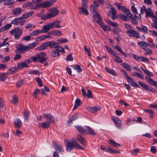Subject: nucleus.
I'll return each mask as SVG.
<instances>
[{
	"mask_svg": "<svg viewBox=\"0 0 157 157\" xmlns=\"http://www.w3.org/2000/svg\"><path fill=\"white\" fill-rule=\"evenodd\" d=\"M124 25L127 30L126 33L128 36L132 37H135L136 39L140 38V33L134 30L130 25L126 23H124Z\"/></svg>",
	"mask_w": 157,
	"mask_h": 157,
	"instance_id": "obj_1",
	"label": "nucleus"
},
{
	"mask_svg": "<svg viewBox=\"0 0 157 157\" xmlns=\"http://www.w3.org/2000/svg\"><path fill=\"white\" fill-rule=\"evenodd\" d=\"M37 43L36 42H33L25 46L21 44L18 45L17 50L21 53H23L27 51L32 49L35 47Z\"/></svg>",
	"mask_w": 157,
	"mask_h": 157,
	"instance_id": "obj_2",
	"label": "nucleus"
},
{
	"mask_svg": "<svg viewBox=\"0 0 157 157\" xmlns=\"http://www.w3.org/2000/svg\"><path fill=\"white\" fill-rule=\"evenodd\" d=\"M74 140V138L72 139L71 142L67 143L66 146L67 151H70L74 147L76 149L83 150L84 147Z\"/></svg>",
	"mask_w": 157,
	"mask_h": 157,
	"instance_id": "obj_3",
	"label": "nucleus"
},
{
	"mask_svg": "<svg viewBox=\"0 0 157 157\" xmlns=\"http://www.w3.org/2000/svg\"><path fill=\"white\" fill-rule=\"evenodd\" d=\"M140 13L143 14L144 11L145 12V17L146 18L150 17L155 19L156 21H157V17H155L154 15V13L152 10L150 8H147L146 7L143 6L141 7L140 10Z\"/></svg>",
	"mask_w": 157,
	"mask_h": 157,
	"instance_id": "obj_4",
	"label": "nucleus"
},
{
	"mask_svg": "<svg viewBox=\"0 0 157 157\" xmlns=\"http://www.w3.org/2000/svg\"><path fill=\"white\" fill-rule=\"evenodd\" d=\"M50 12L47 14H44L42 17L41 19L43 20H46L53 17L57 15L59 11L55 8H52L50 9Z\"/></svg>",
	"mask_w": 157,
	"mask_h": 157,
	"instance_id": "obj_5",
	"label": "nucleus"
},
{
	"mask_svg": "<svg viewBox=\"0 0 157 157\" xmlns=\"http://www.w3.org/2000/svg\"><path fill=\"white\" fill-rule=\"evenodd\" d=\"M22 29H21L19 27H15L12 30L10 31V33L13 36H14L15 40L20 38L21 35L22 34Z\"/></svg>",
	"mask_w": 157,
	"mask_h": 157,
	"instance_id": "obj_6",
	"label": "nucleus"
},
{
	"mask_svg": "<svg viewBox=\"0 0 157 157\" xmlns=\"http://www.w3.org/2000/svg\"><path fill=\"white\" fill-rule=\"evenodd\" d=\"M114 4L119 10L124 12L125 14H127V16L128 17H131L132 16V15L130 11L127 9L125 6H121L118 3H115Z\"/></svg>",
	"mask_w": 157,
	"mask_h": 157,
	"instance_id": "obj_7",
	"label": "nucleus"
},
{
	"mask_svg": "<svg viewBox=\"0 0 157 157\" xmlns=\"http://www.w3.org/2000/svg\"><path fill=\"white\" fill-rule=\"evenodd\" d=\"M46 54L45 53L42 52L38 53L36 55L37 58V61L41 63L45 61L48 59L47 57H44Z\"/></svg>",
	"mask_w": 157,
	"mask_h": 157,
	"instance_id": "obj_8",
	"label": "nucleus"
},
{
	"mask_svg": "<svg viewBox=\"0 0 157 157\" xmlns=\"http://www.w3.org/2000/svg\"><path fill=\"white\" fill-rule=\"evenodd\" d=\"M56 2V0H52L49 1L43 2L40 3L41 8H44L50 7L51 5Z\"/></svg>",
	"mask_w": 157,
	"mask_h": 157,
	"instance_id": "obj_9",
	"label": "nucleus"
},
{
	"mask_svg": "<svg viewBox=\"0 0 157 157\" xmlns=\"http://www.w3.org/2000/svg\"><path fill=\"white\" fill-rule=\"evenodd\" d=\"M43 115L46 119L48 121H47L50 123L54 124L55 123V118L50 113L48 114L44 113Z\"/></svg>",
	"mask_w": 157,
	"mask_h": 157,
	"instance_id": "obj_10",
	"label": "nucleus"
},
{
	"mask_svg": "<svg viewBox=\"0 0 157 157\" xmlns=\"http://www.w3.org/2000/svg\"><path fill=\"white\" fill-rule=\"evenodd\" d=\"M93 14V17L94 20L98 23L99 24L102 22V18L100 17L98 12L94 13Z\"/></svg>",
	"mask_w": 157,
	"mask_h": 157,
	"instance_id": "obj_11",
	"label": "nucleus"
},
{
	"mask_svg": "<svg viewBox=\"0 0 157 157\" xmlns=\"http://www.w3.org/2000/svg\"><path fill=\"white\" fill-rule=\"evenodd\" d=\"M60 22H61L60 21L56 20L52 23H49L51 29L55 28L59 29L61 28V26L60 24Z\"/></svg>",
	"mask_w": 157,
	"mask_h": 157,
	"instance_id": "obj_12",
	"label": "nucleus"
},
{
	"mask_svg": "<svg viewBox=\"0 0 157 157\" xmlns=\"http://www.w3.org/2000/svg\"><path fill=\"white\" fill-rule=\"evenodd\" d=\"M112 120L115 124L116 126L118 128H119L121 127V121L119 119V118L114 116L111 117Z\"/></svg>",
	"mask_w": 157,
	"mask_h": 157,
	"instance_id": "obj_13",
	"label": "nucleus"
},
{
	"mask_svg": "<svg viewBox=\"0 0 157 157\" xmlns=\"http://www.w3.org/2000/svg\"><path fill=\"white\" fill-rule=\"evenodd\" d=\"M87 7H79L78 8L79 13L81 14L87 15L88 12L87 10Z\"/></svg>",
	"mask_w": 157,
	"mask_h": 157,
	"instance_id": "obj_14",
	"label": "nucleus"
},
{
	"mask_svg": "<svg viewBox=\"0 0 157 157\" xmlns=\"http://www.w3.org/2000/svg\"><path fill=\"white\" fill-rule=\"evenodd\" d=\"M145 78L148 83L151 85L155 86L157 88V82L155 81L149 76H146Z\"/></svg>",
	"mask_w": 157,
	"mask_h": 157,
	"instance_id": "obj_15",
	"label": "nucleus"
},
{
	"mask_svg": "<svg viewBox=\"0 0 157 157\" xmlns=\"http://www.w3.org/2000/svg\"><path fill=\"white\" fill-rule=\"evenodd\" d=\"M137 44L139 47L144 50L147 48L148 46L147 43L144 41L138 42Z\"/></svg>",
	"mask_w": 157,
	"mask_h": 157,
	"instance_id": "obj_16",
	"label": "nucleus"
},
{
	"mask_svg": "<svg viewBox=\"0 0 157 157\" xmlns=\"http://www.w3.org/2000/svg\"><path fill=\"white\" fill-rule=\"evenodd\" d=\"M48 46L50 48H56L59 45L58 43L53 41H48Z\"/></svg>",
	"mask_w": 157,
	"mask_h": 157,
	"instance_id": "obj_17",
	"label": "nucleus"
},
{
	"mask_svg": "<svg viewBox=\"0 0 157 157\" xmlns=\"http://www.w3.org/2000/svg\"><path fill=\"white\" fill-rule=\"evenodd\" d=\"M50 123L48 121H45L43 122L39 123L38 124L39 128H46L50 127Z\"/></svg>",
	"mask_w": 157,
	"mask_h": 157,
	"instance_id": "obj_18",
	"label": "nucleus"
},
{
	"mask_svg": "<svg viewBox=\"0 0 157 157\" xmlns=\"http://www.w3.org/2000/svg\"><path fill=\"white\" fill-rule=\"evenodd\" d=\"M85 127L86 132V133H88L91 136H95L96 135V133L94 131V130L90 127L86 126Z\"/></svg>",
	"mask_w": 157,
	"mask_h": 157,
	"instance_id": "obj_19",
	"label": "nucleus"
},
{
	"mask_svg": "<svg viewBox=\"0 0 157 157\" xmlns=\"http://www.w3.org/2000/svg\"><path fill=\"white\" fill-rule=\"evenodd\" d=\"M127 80L128 83L133 86L140 87L134 81L133 79L131 77L128 76L127 78Z\"/></svg>",
	"mask_w": 157,
	"mask_h": 157,
	"instance_id": "obj_20",
	"label": "nucleus"
},
{
	"mask_svg": "<svg viewBox=\"0 0 157 157\" xmlns=\"http://www.w3.org/2000/svg\"><path fill=\"white\" fill-rule=\"evenodd\" d=\"M48 47V42H44L39 47L36 48V49L38 51H42L46 49V47Z\"/></svg>",
	"mask_w": 157,
	"mask_h": 157,
	"instance_id": "obj_21",
	"label": "nucleus"
},
{
	"mask_svg": "<svg viewBox=\"0 0 157 157\" xmlns=\"http://www.w3.org/2000/svg\"><path fill=\"white\" fill-rule=\"evenodd\" d=\"M51 29V28L49 23L45 25L42 27V29L41 30V33H46Z\"/></svg>",
	"mask_w": 157,
	"mask_h": 157,
	"instance_id": "obj_22",
	"label": "nucleus"
},
{
	"mask_svg": "<svg viewBox=\"0 0 157 157\" xmlns=\"http://www.w3.org/2000/svg\"><path fill=\"white\" fill-rule=\"evenodd\" d=\"M141 27L136 26V28L140 32H143L145 34L148 33L147 28L146 26L141 25Z\"/></svg>",
	"mask_w": 157,
	"mask_h": 157,
	"instance_id": "obj_23",
	"label": "nucleus"
},
{
	"mask_svg": "<svg viewBox=\"0 0 157 157\" xmlns=\"http://www.w3.org/2000/svg\"><path fill=\"white\" fill-rule=\"evenodd\" d=\"M86 109L90 112L95 113L99 110L100 108H98L96 107H88L86 108Z\"/></svg>",
	"mask_w": 157,
	"mask_h": 157,
	"instance_id": "obj_24",
	"label": "nucleus"
},
{
	"mask_svg": "<svg viewBox=\"0 0 157 157\" xmlns=\"http://www.w3.org/2000/svg\"><path fill=\"white\" fill-rule=\"evenodd\" d=\"M49 34L52 36L55 35L56 36H59L62 35V34L60 31L59 30H52L49 33Z\"/></svg>",
	"mask_w": 157,
	"mask_h": 157,
	"instance_id": "obj_25",
	"label": "nucleus"
},
{
	"mask_svg": "<svg viewBox=\"0 0 157 157\" xmlns=\"http://www.w3.org/2000/svg\"><path fill=\"white\" fill-rule=\"evenodd\" d=\"M21 10L19 8L14 9L12 10L13 14L15 16L19 15L21 13Z\"/></svg>",
	"mask_w": 157,
	"mask_h": 157,
	"instance_id": "obj_26",
	"label": "nucleus"
},
{
	"mask_svg": "<svg viewBox=\"0 0 157 157\" xmlns=\"http://www.w3.org/2000/svg\"><path fill=\"white\" fill-rule=\"evenodd\" d=\"M15 126L17 128H20L22 126V122L19 119H16L14 121Z\"/></svg>",
	"mask_w": 157,
	"mask_h": 157,
	"instance_id": "obj_27",
	"label": "nucleus"
},
{
	"mask_svg": "<svg viewBox=\"0 0 157 157\" xmlns=\"http://www.w3.org/2000/svg\"><path fill=\"white\" fill-rule=\"evenodd\" d=\"M99 25L105 31H110L111 29V27L109 25H104V24L102 23V22Z\"/></svg>",
	"mask_w": 157,
	"mask_h": 157,
	"instance_id": "obj_28",
	"label": "nucleus"
},
{
	"mask_svg": "<svg viewBox=\"0 0 157 157\" xmlns=\"http://www.w3.org/2000/svg\"><path fill=\"white\" fill-rule=\"evenodd\" d=\"M77 137L78 142L82 145L85 146L86 144V141L82 137L79 135Z\"/></svg>",
	"mask_w": 157,
	"mask_h": 157,
	"instance_id": "obj_29",
	"label": "nucleus"
},
{
	"mask_svg": "<svg viewBox=\"0 0 157 157\" xmlns=\"http://www.w3.org/2000/svg\"><path fill=\"white\" fill-rule=\"evenodd\" d=\"M55 148L56 150L58 151L60 154H62L64 152V149L61 145H56Z\"/></svg>",
	"mask_w": 157,
	"mask_h": 157,
	"instance_id": "obj_30",
	"label": "nucleus"
},
{
	"mask_svg": "<svg viewBox=\"0 0 157 157\" xmlns=\"http://www.w3.org/2000/svg\"><path fill=\"white\" fill-rule=\"evenodd\" d=\"M11 26L12 25L11 24H6V25L2 27L0 29V32H2L4 31L8 30Z\"/></svg>",
	"mask_w": 157,
	"mask_h": 157,
	"instance_id": "obj_31",
	"label": "nucleus"
},
{
	"mask_svg": "<svg viewBox=\"0 0 157 157\" xmlns=\"http://www.w3.org/2000/svg\"><path fill=\"white\" fill-rule=\"evenodd\" d=\"M28 67L29 65H27L25 62H22L19 63L17 66V68L18 69H21L24 67L27 68Z\"/></svg>",
	"mask_w": 157,
	"mask_h": 157,
	"instance_id": "obj_32",
	"label": "nucleus"
},
{
	"mask_svg": "<svg viewBox=\"0 0 157 157\" xmlns=\"http://www.w3.org/2000/svg\"><path fill=\"white\" fill-rule=\"evenodd\" d=\"M110 12L112 14L111 16L113 19L115 20L117 17L116 10L113 7H112L110 9Z\"/></svg>",
	"mask_w": 157,
	"mask_h": 157,
	"instance_id": "obj_33",
	"label": "nucleus"
},
{
	"mask_svg": "<svg viewBox=\"0 0 157 157\" xmlns=\"http://www.w3.org/2000/svg\"><path fill=\"white\" fill-rule=\"evenodd\" d=\"M33 11L29 12L27 13L24 14L21 17L22 19H25L31 16L33 13Z\"/></svg>",
	"mask_w": 157,
	"mask_h": 157,
	"instance_id": "obj_34",
	"label": "nucleus"
},
{
	"mask_svg": "<svg viewBox=\"0 0 157 157\" xmlns=\"http://www.w3.org/2000/svg\"><path fill=\"white\" fill-rule=\"evenodd\" d=\"M132 15L131 17H128L129 18L131 19V22L133 24L135 25H136L138 24V22L136 20V18L137 17L135 15H134V17H133V15L131 14Z\"/></svg>",
	"mask_w": 157,
	"mask_h": 157,
	"instance_id": "obj_35",
	"label": "nucleus"
},
{
	"mask_svg": "<svg viewBox=\"0 0 157 157\" xmlns=\"http://www.w3.org/2000/svg\"><path fill=\"white\" fill-rule=\"evenodd\" d=\"M76 130L82 134H84L86 132V130L81 126H78L75 127Z\"/></svg>",
	"mask_w": 157,
	"mask_h": 157,
	"instance_id": "obj_36",
	"label": "nucleus"
},
{
	"mask_svg": "<svg viewBox=\"0 0 157 157\" xmlns=\"http://www.w3.org/2000/svg\"><path fill=\"white\" fill-rule=\"evenodd\" d=\"M106 151L108 152H109L111 153H120V151H118L117 150H115L113 149L112 148L109 147H108L106 149Z\"/></svg>",
	"mask_w": 157,
	"mask_h": 157,
	"instance_id": "obj_37",
	"label": "nucleus"
},
{
	"mask_svg": "<svg viewBox=\"0 0 157 157\" xmlns=\"http://www.w3.org/2000/svg\"><path fill=\"white\" fill-rule=\"evenodd\" d=\"M8 74L6 73H3L0 74V81H4L7 78Z\"/></svg>",
	"mask_w": 157,
	"mask_h": 157,
	"instance_id": "obj_38",
	"label": "nucleus"
},
{
	"mask_svg": "<svg viewBox=\"0 0 157 157\" xmlns=\"http://www.w3.org/2000/svg\"><path fill=\"white\" fill-rule=\"evenodd\" d=\"M109 141L110 145L112 146L117 147H119L121 146V144H120L117 143L112 140H109Z\"/></svg>",
	"mask_w": 157,
	"mask_h": 157,
	"instance_id": "obj_39",
	"label": "nucleus"
},
{
	"mask_svg": "<svg viewBox=\"0 0 157 157\" xmlns=\"http://www.w3.org/2000/svg\"><path fill=\"white\" fill-rule=\"evenodd\" d=\"M59 55V53L56 49L52 50L51 52V55L54 57H56Z\"/></svg>",
	"mask_w": 157,
	"mask_h": 157,
	"instance_id": "obj_40",
	"label": "nucleus"
},
{
	"mask_svg": "<svg viewBox=\"0 0 157 157\" xmlns=\"http://www.w3.org/2000/svg\"><path fill=\"white\" fill-rule=\"evenodd\" d=\"M114 48L115 49H116L118 51L120 52L121 54L124 56L125 57H127V55L122 51L121 48L119 46V45H117L115 46Z\"/></svg>",
	"mask_w": 157,
	"mask_h": 157,
	"instance_id": "obj_41",
	"label": "nucleus"
},
{
	"mask_svg": "<svg viewBox=\"0 0 157 157\" xmlns=\"http://www.w3.org/2000/svg\"><path fill=\"white\" fill-rule=\"evenodd\" d=\"M22 19H23L22 18H21V17L19 18H15L12 21L11 23L13 25H17L19 24V21Z\"/></svg>",
	"mask_w": 157,
	"mask_h": 157,
	"instance_id": "obj_42",
	"label": "nucleus"
},
{
	"mask_svg": "<svg viewBox=\"0 0 157 157\" xmlns=\"http://www.w3.org/2000/svg\"><path fill=\"white\" fill-rule=\"evenodd\" d=\"M18 101V98L16 94H14L12 98V100L11 101L13 104L17 105Z\"/></svg>",
	"mask_w": 157,
	"mask_h": 157,
	"instance_id": "obj_43",
	"label": "nucleus"
},
{
	"mask_svg": "<svg viewBox=\"0 0 157 157\" xmlns=\"http://www.w3.org/2000/svg\"><path fill=\"white\" fill-rule=\"evenodd\" d=\"M126 15H125L122 14H120L118 15L119 18L121 20L124 21H128V17L127 16V14H126Z\"/></svg>",
	"mask_w": 157,
	"mask_h": 157,
	"instance_id": "obj_44",
	"label": "nucleus"
},
{
	"mask_svg": "<svg viewBox=\"0 0 157 157\" xmlns=\"http://www.w3.org/2000/svg\"><path fill=\"white\" fill-rule=\"evenodd\" d=\"M78 117V116L77 115H74L72 116L70 120H69L67 124L70 125V124L72 123V121L76 120Z\"/></svg>",
	"mask_w": 157,
	"mask_h": 157,
	"instance_id": "obj_45",
	"label": "nucleus"
},
{
	"mask_svg": "<svg viewBox=\"0 0 157 157\" xmlns=\"http://www.w3.org/2000/svg\"><path fill=\"white\" fill-rule=\"evenodd\" d=\"M105 69L106 71L109 73L114 76H116L117 74L114 70L112 69H109L107 67H105Z\"/></svg>",
	"mask_w": 157,
	"mask_h": 157,
	"instance_id": "obj_46",
	"label": "nucleus"
},
{
	"mask_svg": "<svg viewBox=\"0 0 157 157\" xmlns=\"http://www.w3.org/2000/svg\"><path fill=\"white\" fill-rule=\"evenodd\" d=\"M14 0H5L3 4L4 5H8L11 6L13 5Z\"/></svg>",
	"mask_w": 157,
	"mask_h": 157,
	"instance_id": "obj_47",
	"label": "nucleus"
},
{
	"mask_svg": "<svg viewBox=\"0 0 157 157\" xmlns=\"http://www.w3.org/2000/svg\"><path fill=\"white\" fill-rule=\"evenodd\" d=\"M105 47L109 53L113 56L115 55L116 53L114 51L112 50L107 45H105Z\"/></svg>",
	"mask_w": 157,
	"mask_h": 157,
	"instance_id": "obj_48",
	"label": "nucleus"
},
{
	"mask_svg": "<svg viewBox=\"0 0 157 157\" xmlns=\"http://www.w3.org/2000/svg\"><path fill=\"white\" fill-rule=\"evenodd\" d=\"M122 66L125 69H126L127 71H131V67L125 63H123L122 64Z\"/></svg>",
	"mask_w": 157,
	"mask_h": 157,
	"instance_id": "obj_49",
	"label": "nucleus"
},
{
	"mask_svg": "<svg viewBox=\"0 0 157 157\" xmlns=\"http://www.w3.org/2000/svg\"><path fill=\"white\" fill-rule=\"evenodd\" d=\"M18 68L16 67H12L11 69L9 70V71H10V74H13L18 71Z\"/></svg>",
	"mask_w": 157,
	"mask_h": 157,
	"instance_id": "obj_50",
	"label": "nucleus"
},
{
	"mask_svg": "<svg viewBox=\"0 0 157 157\" xmlns=\"http://www.w3.org/2000/svg\"><path fill=\"white\" fill-rule=\"evenodd\" d=\"M138 83L139 85L144 89L146 90H149V87L146 84L140 82H139Z\"/></svg>",
	"mask_w": 157,
	"mask_h": 157,
	"instance_id": "obj_51",
	"label": "nucleus"
},
{
	"mask_svg": "<svg viewBox=\"0 0 157 157\" xmlns=\"http://www.w3.org/2000/svg\"><path fill=\"white\" fill-rule=\"evenodd\" d=\"M80 101L78 99L75 100L73 109L78 107L80 105Z\"/></svg>",
	"mask_w": 157,
	"mask_h": 157,
	"instance_id": "obj_52",
	"label": "nucleus"
},
{
	"mask_svg": "<svg viewBox=\"0 0 157 157\" xmlns=\"http://www.w3.org/2000/svg\"><path fill=\"white\" fill-rule=\"evenodd\" d=\"M40 33H41V31L39 30H37L33 31L30 34L31 36H34L38 35Z\"/></svg>",
	"mask_w": 157,
	"mask_h": 157,
	"instance_id": "obj_53",
	"label": "nucleus"
},
{
	"mask_svg": "<svg viewBox=\"0 0 157 157\" xmlns=\"http://www.w3.org/2000/svg\"><path fill=\"white\" fill-rule=\"evenodd\" d=\"M40 8H41V5L40 3L35 4L34 5H32L30 8L32 10H36Z\"/></svg>",
	"mask_w": 157,
	"mask_h": 157,
	"instance_id": "obj_54",
	"label": "nucleus"
},
{
	"mask_svg": "<svg viewBox=\"0 0 157 157\" xmlns=\"http://www.w3.org/2000/svg\"><path fill=\"white\" fill-rule=\"evenodd\" d=\"M86 96H87L88 98H93V95L91 91L89 89L87 90V94H86Z\"/></svg>",
	"mask_w": 157,
	"mask_h": 157,
	"instance_id": "obj_55",
	"label": "nucleus"
},
{
	"mask_svg": "<svg viewBox=\"0 0 157 157\" xmlns=\"http://www.w3.org/2000/svg\"><path fill=\"white\" fill-rule=\"evenodd\" d=\"M29 112L28 110H25L23 113V117L25 120H28Z\"/></svg>",
	"mask_w": 157,
	"mask_h": 157,
	"instance_id": "obj_56",
	"label": "nucleus"
},
{
	"mask_svg": "<svg viewBox=\"0 0 157 157\" xmlns=\"http://www.w3.org/2000/svg\"><path fill=\"white\" fill-rule=\"evenodd\" d=\"M57 43L59 44V43H64L68 42V40L66 39H58L57 40Z\"/></svg>",
	"mask_w": 157,
	"mask_h": 157,
	"instance_id": "obj_57",
	"label": "nucleus"
},
{
	"mask_svg": "<svg viewBox=\"0 0 157 157\" xmlns=\"http://www.w3.org/2000/svg\"><path fill=\"white\" fill-rule=\"evenodd\" d=\"M131 56L133 57L136 60L140 61V60L141 56H139L136 55L134 54H131Z\"/></svg>",
	"mask_w": 157,
	"mask_h": 157,
	"instance_id": "obj_58",
	"label": "nucleus"
},
{
	"mask_svg": "<svg viewBox=\"0 0 157 157\" xmlns=\"http://www.w3.org/2000/svg\"><path fill=\"white\" fill-rule=\"evenodd\" d=\"M84 51L87 53L88 55L90 56H91V54L90 52V49L87 48L86 46H83Z\"/></svg>",
	"mask_w": 157,
	"mask_h": 157,
	"instance_id": "obj_59",
	"label": "nucleus"
},
{
	"mask_svg": "<svg viewBox=\"0 0 157 157\" xmlns=\"http://www.w3.org/2000/svg\"><path fill=\"white\" fill-rule=\"evenodd\" d=\"M116 57L115 59V61L118 63H121L122 62V59L121 58L117 56V54H115V55L114 56Z\"/></svg>",
	"mask_w": 157,
	"mask_h": 157,
	"instance_id": "obj_60",
	"label": "nucleus"
},
{
	"mask_svg": "<svg viewBox=\"0 0 157 157\" xmlns=\"http://www.w3.org/2000/svg\"><path fill=\"white\" fill-rule=\"evenodd\" d=\"M145 52L144 53L145 55H150L152 53V51L149 49L147 48L144 50Z\"/></svg>",
	"mask_w": 157,
	"mask_h": 157,
	"instance_id": "obj_61",
	"label": "nucleus"
},
{
	"mask_svg": "<svg viewBox=\"0 0 157 157\" xmlns=\"http://www.w3.org/2000/svg\"><path fill=\"white\" fill-rule=\"evenodd\" d=\"M56 49L58 52H60L62 53H65V51L63 48L61 46H59V45H58V47H57Z\"/></svg>",
	"mask_w": 157,
	"mask_h": 157,
	"instance_id": "obj_62",
	"label": "nucleus"
},
{
	"mask_svg": "<svg viewBox=\"0 0 157 157\" xmlns=\"http://www.w3.org/2000/svg\"><path fill=\"white\" fill-rule=\"evenodd\" d=\"M141 68L142 69V70L144 72V73L148 75L147 76H149V77H150V76H153V75L152 74V73L150 71L144 70L142 67H141Z\"/></svg>",
	"mask_w": 157,
	"mask_h": 157,
	"instance_id": "obj_63",
	"label": "nucleus"
},
{
	"mask_svg": "<svg viewBox=\"0 0 157 157\" xmlns=\"http://www.w3.org/2000/svg\"><path fill=\"white\" fill-rule=\"evenodd\" d=\"M121 31V29L117 27L116 28H113V33H115L116 34H117L118 33Z\"/></svg>",
	"mask_w": 157,
	"mask_h": 157,
	"instance_id": "obj_64",
	"label": "nucleus"
}]
</instances>
